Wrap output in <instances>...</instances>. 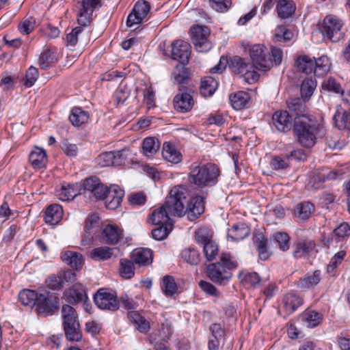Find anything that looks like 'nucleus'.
Returning <instances> with one entry per match:
<instances>
[{"label":"nucleus","instance_id":"nucleus-57","mask_svg":"<svg viewBox=\"0 0 350 350\" xmlns=\"http://www.w3.org/2000/svg\"><path fill=\"white\" fill-rule=\"evenodd\" d=\"M181 256L187 262L193 265H197L201 258L199 251L192 247L183 250L181 252Z\"/></svg>","mask_w":350,"mask_h":350},{"label":"nucleus","instance_id":"nucleus-10","mask_svg":"<svg viewBox=\"0 0 350 350\" xmlns=\"http://www.w3.org/2000/svg\"><path fill=\"white\" fill-rule=\"evenodd\" d=\"M192 94L193 91L187 86H179L178 92L173 99L174 109L179 113L190 111L195 104Z\"/></svg>","mask_w":350,"mask_h":350},{"label":"nucleus","instance_id":"nucleus-19","mask_svg":"<svg viewBox=\"0 0 350 350\" xmlns=\"http://www.w3.org/2000/svg\"><path fill=\"white\" fill-rule=\"evenodd\" d=\"M204 212V201L201 196H196L190 198L189 203L187 204L185 212L187 219L193 221L196 220Z\"/></svg>","mask_w":350,"mask_h":350},{"label":"nucleus","instance_id":"nucleus-51","mask_svg":"<svg viewBox=\"0 0 350 350\" xmlns=\"http://www.w3.org/2000/svg\"><path fill=\"white\" fill-rule=\"evenodd\" d=\"M57 62V57L56 54L49 49L44 50L39 58V64L42 70H47L52 64Z\"/></svg>","mask_w":350,"mask_h":350},{"label":"nucleus","instance_id":"nucleus-63","mask_svg":"<svg viewBox=\"0 0 350 350\" xmlns=\"http://www.w3.org/2000/svg\"><path fill=\"white\" fill-rule=\"evenodd\" d=\"M208 329L211 333L209 338L223 340V342H225L226 329L220 323H214L211 324Z\"/></svg>","mask_w":350,"mask_h":350},{"label":"nucleus","instance_id":"nucleus-30","mask_svg":"<svg viewBox=\"0 0 350 350\" xmlns=\"http://www.w3.org/2000/svg\"><path fill=\"white\" fill-rule=\"evenodd\" d=\"M127 317L139 332L147 333L150 329L149 322L139 312L136 310L129 311Z\"/></svg>","mask_w":350,"mask_h":350},{"label":"nucleus","instance_id":"nucleus-2","mask_svg":"<svg viewBox=\"0 0 350 350\" xmlns=\"http://www.w3.org/2000/svg\"><path fill=\"white\" fill-rule=\"evenodd\" d=\"M238 262L230 253H222L219 260L206 266V275L215 284L225 286L232 277V271L238 267Z\"/></svg>","mask_w":350,"mask_h":350},{"label":"nucleus","instance_id":"nucleus-60","mask_svg":"<svg viewBox=\"0 0 350 350\" xmlns=\"http://www.w3.org/2000/svg\"><path fill=\"white\" fill-rule=\"evenodd\" d=\"M39 77V71L38 68L31 66L27 70L25 77L22 79L23 85L25 88L32 87Z\"/></svg>","mask_w":350,"mask_h":350},{"label":"nucleus","instance_id":"nucleus-21","mask_svg":"<svg viewBox=\"0 0 350 350\" xmlns=\"http://www.w3.org/2000/svg\"><path fill=\"white\" fill-rule=\"evenodd\" d=\"M321 271L317 269L313 272H308L295 282L297 288L302 291L314 288L321 280Z\"/></svg>","mask_w":350,"mask_h":350},{"label":"nucleus","instance_id":"nucleus-41","mask_svg":"<svg viewBox=\"0 0 350 350\" xmlns=\"http://www.w3.org/2000/svg\"><path fill=\"white\" fill-rule=\"evenodd\" d=\"M316 247V243L313 240L305 239L298 242L293 251V256L296 258L302 257L312 252Z\"/></svg>","mask_w":350,"mask_h":350},{"label":"nucleus","instance_id":"nucleus-33","mask_svg":"<svg viewBox=\"0 0 350 350\" xmlns=\"http://www.w3.org/2000/svg\"><path fill=\"white\" fill-rule=\"evenodd\" d=\"M232 107L236 110H241L247 107L250 100L249 93L244 91H239L231 94L229 96Z\"/></svg>","mask_w":350,"mask_h":350},{"label":"nucleus","instance_id":"nucleus-31","mask_svg":"<svg viewBox=\"0 0 350 350\" xmlns=\"http://www.w3.org/2000/svg\"><path fill=\"white\" fill-rule=\"evenodd\" d=\"M314 75L316 77H324L330 70L332 62L327 55H321L317 58L314 57Z\"/></svg>","mask_w":350,"mask_h":350},{"label":"nucleus","instance_id":"nucleus-32","mask_svg":"<svg viewBox=\"0 0 350 350\" xmlns=\"http://www.w3.org/2000/svg\"><path fill=\"white\" fill-rule=\"evenodd\" d=\"M187 64H178L172 73V77L174 80V83L180 85H185L190 77V70L185 67Z\"/></svg>","mask_w":350,"mask_h":350},{"label":"nucleus","instance_id":"nucleus-39","mask_svg":"<svg viewBox=\"0 0 350 350\" xmlns=\"http://www.w3.org/2000/svg\"><path fill=\"white\" fill-rule=\"evenodd\" d=\"M229 67L234 74L240 75L241 76L245 73L248 68H253L250 62L239 56H234L231 58Z\"/></svg>","mask_w":350,"mask_h":350},{"label":"nucleus","instance_id":"nucleus-40","mask_svg":"<svg viewBox=\"0 0 350 350\" xmlns=\"http://www.w3.org/2000/svg\"><path fill=\"white\" fill-rule=\"evenodd\" d=\"M239 278L241 282L248 288H256L261 282V278L256 272L241 271L239 273Z\"/></svg>","mask_w":350,"mask_h":350},{"label":"nucleus","instance_id":"nucleus-48","mask_svg":"<svg viewBox=\"0 0 350 350\" xmlns=\"http://www.w3.org/2000/svg\"><path fill=\"white\" fill-rule=\"evenodd\" d=\"M314 211V206L310 202H302L297 204L294 214L301 219H307Z\"/></svg>","mask_w":350,"mask_h":350},{"label":"nucleus","instance_id":"nucleus-46","mask_svg":"<svg viewBox=\"0 0 350 350\" xmlns=\"http://www.w3.org/2000/svg\"><path fill=\"white\" fill-rule=\"evenodd\" d=\"M38 295V291L23 289L18 294V299L25 306L36 307Z\"/></svg>","mask_w":350,"mask_h":350},{"label":"nucleus","instance_id":"nucleus-35","mask_svg":"<svg viewBox=\"0 0 350 350\" xmlns=\"http://www.w3.org/2000/svg\"><path fill=\"white\" fill-rule=\"evenodd\" d=\"M278 15L280 18L286 19L291 17L296 10V6L292 0H279L276 5Z\"/></svg>","mask_w":350,"mask_h":350},{"label":"nucleus","instance_id":"nucleus-42","mask_svg":"<svg viewBox=\"0 0 350 350\" xmlns=\"http://www.w3.org/2000/svg\"><path fill=\"white\" fill-rule=\"evenodd\" d=\"M321 88L323 92H331L340 96H343L345 93L340 83L332 77L323 80L321 83Z\"/></svg>","mask_w":350,"mask_h":350},{"label":"nucleus","instance_id":"nucleus-61","mask_svg":"<svg viewBox=\"0 0 350 350\" xmlns=\"http://www.w3.org/2000/svg\"><path fill=\"white\" fill-rule=\"evenodd\" d=\"M333 233L336 243L342 241L350 235V226L343 222L334 230Z\"/></svg>","mask_w":350,"mask_h":350},{"label":"nucleus","instance_id":"nucleus-54","mask_svg":"<svg viewBox=\"0 0 350 350\" xmlns=\"http://www.w3.org/2000/svg\"><path fill=\"white\" fill-rule=\"evenodd\" d=\"M346 254L347 253L345 250H340L334 254L327 266V272L328 274L331 276H335L336 275L337 268L342 262Z\"/></svg>","mask_w":350,"mask_h":350},{"label":"nucleus","instance_id":"nucleus-47","mask_svg":"<svg viewBox=\"0 0 350 350\" xmlns=\"http://www.w3.org/2000/svg\"><path fill=\"white\" fill-rule=\"evenodd\" d=\"M66 338L72 342H79L81 340L83 334L80 323L67 325L62 326Z\"/></svg>","mask_w":350,"mask_h":350},{"label":"nucleus","instance_id":"nucleus-23","mask_svg":"<svg viewBox=\"0 0 350 350\" xmlns=\"http://www.w3.org/2000/svg\"><path fill=\"white\" fill-rule=\"evenodd\" d=\"M61 260L76 271L81 269L84 263L83 255L77 252L66 250L62 252Z\"/></svg>","mask_w":350,"mask_h":350},{"label":"nucleus","instance_id":"nucleus-27","mask_svg":"<svg viewBox=\"0 0 350 350\" xmlns=\"http://www.w3.org/2000/svg\"><path fill=\"white\" fill-rule=\"evenodd\" d=\"M304 98H291L286 100V105L288 112L291 115H294L295 117H299L302 116H309L306 113V100Z\"/></svg>","mask_w":350,"mask_h":350},{"label":"nucleus","instance_id":"nucleus-5","mask_svg":"<svg viewBox=\"0 0 350 350\" xmlns=\"http://www.w3.org/2000/svg\"><path fill=\"white\" fill-rule=\"evenodd\" d=\"M190 198V192L187 188L183 185H177L170 189L164 204L169 209L172 216L181 217L184 215Z\"/></svg>","mask_w":350,"mask_h":350},{"label":"nucleus","instance_id":"nucleus-14","mask_svg":"<svg viewBox=\"0 0 350 350\" xmlns=\"http://www.w3.org/2000/svg\"><path fill=\"white\" fill-rule=\"evenodd\" d=\"M62 299H65L69 305H76L80 302L85 304L88 297L85 286L81 284L76 283L64 291Z\"/></svg>","mask_w":350,"mask_h":350},{"label":"nucleus","instance_id":"nucleus-50","mask_svg":"<svg viewBox=\"0 0 350 350\" xmlns=\"http://www.w3.org/2000/svg\"><path fill=\"white\" fill-rule=\"evenodd\" d=\"M113 254V249L101 246L96 247L91 251L90 257L95 260L104 261L110 259Z\"/></svg>","mask_w":350,"mask_h":350},{"label":"nucleus","instance_id":"nucleus-58","mask_svg":"<svg viewBox=\"0 0 350 350\" xmlns=\"http://www.w3.org/2000/svg\"><path fill=\"white\" fill-rule=\"evenodd\" d=\"M294 34L293 31L284 25H278L274 32L273 40L276 42H287L292 40Z\"/></svg>","mask_w":350,"mask_h":350},{"label":"nucleus","instance_id":"nucleus-56","mask_svg":"<svg viewBox=\"0 0 350 350\" xmlns=\"http://www.w3.org/2000/svg\"><path fill=\"white\" fill-rule=\"evenodd\" d=\"M302 319L306 322L308 327H315L321 322L323 315L319 312L306 310L302 314Z\"/></svg>","mask_w":350,"mask_h":350},{"label":"nucleus","instance_id":"nucleus-18","mask_svg":"<svg viewBox=\"0 0 350 350\" xmlns=\"http://www.w3.org/2000/svg\"><path fill=\"white\" fill-rule=\"evenodd\" d=\"M172 57L178 64H188L191 55V45L183 40H176L172 43Z\"/></svg>","mask_w":350,"mask_h":350},{"label":"nucleus","instance_id":"nucleus-8","mask_svg":"<svg viewBox=\"0 0 350 350\" xmlns=\"http://www.w3.org/2000/svg\"><path fill=\"white\" fill-rule=\"evenodd\" d=\"M343 21L338 16L329 14L326 16L323 22L319 25V31L322 33L323 39L332 42H338L342 37V27Z\"/></svg>","mask_w":350,"mask_h":350},{"label":"nucleus","instance_id":"nucleus-17","mask_svg":"<svg viewBox=\"0 0 350 350\" xmlns=\"http://www.w3.org/2000/svg\"><path fill=\"white\" fill-rule=\"evenodd\" d=\"M124 196V190L120 186H110L103 198L106 208L110 210L116 209L120 206Z\"/></svg>","mask_w":350,"mask_h":350},{"label":"nucleus","instance_id":"nucleus-44","mask_svg":"<svg viewBox=\"0 0 350 350\" xmlns=\"http://www.w3.org/2000/svg\"><path fill=\"white\" fill-rule=\"evenodd\" d=\"M88 113L83 110L81 107H75L72 108L69 116V120L75 126H80L81 125L88 122Z\"/></svg>","mask_w":350,"mask_h":350},{"label":"nucleus","instance_id":"nucleus-64","mask_svg":"<svg viewBox=\"0 0 350 350\" xmlns=\"http://www.w3.org/2000/svg\"><path fill=\"white\" fill-rule=\"evenodd\" d=\"M36 25V19L32 16H29L19 23L18 29L21 33L28 35L35 29Z\"/></svg>","mask_w":350,"mask_h":350},{"label":"nucleus","instance_id":"nucleus-55","mask_svg":"<svg viewBox=\"0 0 350 350\" xmlns=\"http://www.w3.org/2000/svg\"><path fill=\"white\" fill-rule=\"evenodd\" d=\"M317 87V81L312 77L306 78L301 85V96L304 99H309Z\"/></svg>","mask_w":350,"mask_h":350},{"label":"nucleus","instance_id":"nucleus-49","mask_svg":"<svg viewBox=\"0 0 350 350\" xmlns=\"http://www.w3.org/2000/svg\"><path fill=\"white\" fill-rule=\"evenodd\" d=\"M296 153V151H292L290 154L275 156L272 159L271 165L274 170H285L289 167V158L295 157Z\"/></svg>","mask_w":350,"mask_h":350},{"label":"nucleus","instance_id":"nucleus-16","mask_svg":"<svg viewBox=\"0 0 350 350\" xmlns=\"http://www.w3.org/2000/svg\"><path fill=\"white\" fill-rule=\"evenodd\" d=\"M108 188L100 182L99 178L95 176L87 178L83 182L84 191H88L96 200H103Z\"/></svg>","mask_w":350,"mask_h":350},{"label":"nucleus","instance_id":"nucleus-53","mask_svg":"<svg viewBox=\"0 0 350 350\" xmlns=\"http://www.w3.org/2000/svg\"><path fill=\"white\" fill-rule=\"evenodd\" d=\"M135 262L133 259L122 258L120 260V274L126 279H131L135 275Z\"/></svg>","mask_w":350,"mask_h":350},{"label":"nucleus","instance_id":"nucleus-7","mask_svg":"<svg viewBox=\"0 0 350 350\" xmlns=\"http://www.w3.org/2000/svg\"><path fill=\"white\" fill-rule=\"evenodd\" d=\"M195 240L203 249L204 256L207 261H213L219 254V245L213 239V232L208 228L203 227L195 232Z\"/></svg>","mask_w":350,"mask_h":350},{"label":"nucleus","instance_id":"nucleus-38","mask_svg":"<svg viewBox=\"0 0 350 350\" xmlns=\"http://www.w3.org/2000/svg\"><path fill=\"white\" fill-rule=\"evenodd\" d=\"M62 326L79 323L76 310L69 304L62 307Z\"/></svg>","mask_w":350,"mask_h":350},{"label":"nucleus","instance_id":"nucleus-26","mask_svg":"<svg viewBox=\"0 0 350 350\" xmlns=\"http://www.w3.org/2000/svg\"><path fill=\"white\" fill-rule=\"evenodd\" d=\"M131 258L139 266H148L152 262V251L148 248H137L131 253Z\"/></svg>","mask_w":350,"mask_h":350},{"label":"nucleus","instance_id":"nucleus-24","mask_svg":"<svg viewBox=\"0 0 350 350\" xmlns=\"http://www.w3.org/2000/svg\"><path fill=\"white\" fill-rule=\"evenodd\" d=\"M64 215L63 208L58 204H52L44 211V221L47 224L55 226L62 220Z\"/></svg>","mask_w":350,"mask_h":350},{"label":"nucleus","instance_id":"nucleus-13","mask_svg":"<svg viewBox=\"0 0 350 350\" xmlns=\"http://www.w3.org/2000/svg\"><path fill=\"white\" fill-rule=\"evenodd\" d=\"M123 230L117 225H105L100 234L99 241L103 244L116 245L123 239Z\"/></svg>","mask_w":350,"mask_h":350},{"label":"nucleus","instance_id":"nucleus-15","mask_svg":"<svg viewBox=\"0 0 350 350\" xmlns=\"http://www.w3.org/2000/svg\"><path fill=\"white\" fill-rule=\"evenodd\" d=\"M332 120L334 126L347 133V137L350 138V109H344L341 105H338Z\"/></svg>","mask_w":350,"mask_h":350},{"label":"nucleus","instance_id":"nucleus-52","mask_svg":"<svg viewBox=\"0 0 350 350\" xmlns=\"http://www.w3.org/2000/svg\"><path fill=\"white\" fill-rule=\"evenodd\" d=\"M160 143L157 139L153 137H146L142 142L143 153L147 156H152L159 149Z\"/></svg>","mask_w":350,"mask_h":350},{"label":"nucleus","instance_id":"nucleus-6","mask_svg":"<svg viewBox=\"0 0 350 350\" xmlns=\"http://www.w3.org/2000/svg\"><path fill=\"white\" fill-rule=\"evenodd\" d=\"M59 308V299L56 293L50 292L45 288L38 289L36 307L38 314L43 317L51 316L57 312Z\"/></svg>","mask_w":350,"mask_h":350},{"label":"nucleus","instance_id":"nucleus-37","mask_svg":"<svg viewBox=\"0 0 350 350\" xmlns=\"http://www.w3.org/2000/svg\"><path fill=\"white\" fill-rule=\"evenodd\" d=\"M162 156L163 159L173 163H178L181 161L182 154L170 143L165 142L163 145Z\"/></svg>","mask_w":350,"mask_h":350},{"label":"nucleus","instance_id":"nucleus-11","mask_svg":"<svg viewBox=\"0 0 350 350\" xmlns=\"http://www.w3.org/2000/svg\"><path fill=\"white\" fill-rule=\"evenodd\" d=\"M191 41L198 52H206L211 49V42L208 39L210 32L207 27L195 25L191 27Z\"/></svg>","mask_w":350,"mask_h":350},{"label":"nucleus","instance_id":"nucleus-62","mask_svg":"<svg viewBox=\"0 0 350 350\" xmlns=\"http://www.w3.org/2000/svg\"><path fill=\"white\" fill-rule=\"evenodd\" d=\"M130 92L126 85H120L113 94V100L116 105H123L129 97Z\"/></svg>","mask_w":350,"mask_h":350},{"label":"nucleus","instance_id":"nucleus-29","mask_svg":"<svg viewBox=\"0 0 350 350\" xmlns=\"http://www.w3.org/2000/svg\"><path fill=\"white\" fill-rule=\"evenodd\" d=\"M29 161L34 169H41L46 166L47 154L45 150L36 146L29 155Z\"/></svg>","mask_w":350,"mask_h":350},{"label":"nucleus","instance_id":"nucleus-25","mask_svg":"<svg viewBox=\"0 0 350 350\" xmlns=\"http://www.w3.org/2000/svg\"><path fill=\"white\" fill-rule=\"evenodd\" d=\"M314 57H310L308 55H299L295 59V68L299 72L304 73L306 75H310L314 73Z\"/></svg>","mask_w":350,"mask_h":350},{"label":"nucleus","instance_id":"nucleus-3","mask_svg":"<svg viewBox=\"0 0 350 350\" xmlns=\"http://www.w3.org/2000/svg\"><path fill=\"white\" fill-rule=\"evenodd\" d=\"M250 55L253 67L258 70L267 71L273 65L279 66L282 63L283 51L273 46H271L268 51L265 45L258 44L250 48Z\"/></svg>","mask_w":350,"mask_h":350},{"label":"nucleus","instance_id":"nucleus-34","mask_svg":"<svg viewBox=\"0 0 350 350\" xmlns=\"http://www.w3.org/2000/svg\"><path fill=\"white\" fill-rule=\"evenodd\" d=\"M161 289L166 297H174L176 294H178V285L173 276L166 275L161 279L160 284Z\"/></svg>","mask_w":350,"mask_h":350},{"label":"nucleus","instance_id":"nucleus-12","mask_svg":"<svg viewBox=\"0 0 350 350\" xmlns=\"http://www.w3.org/2000/svg\"><path fill=\"white\" fill-rule=\"evenodd\" d=\"M150 10V5L148 1L142 0L136 2L127 17V27H132L142 23Z\"/></svg>","mask_w":350,"mask_h":350},{"label":"nucleus","instance_id":"nucleus-45","mask_svg":"<svg viewBox=\"0 0 350 350\" xmlns=\"http://www.w3.org/2000/svg\"><path fill=\"white\" fill-rule=\"evenodd\" d=\"M218 87L217 81L212 77H205L201 81L200 94L208 97L212 96Z\"/></svg>","mask_w":350,"mask_h":350},{"label":"nucleus","instance_id":"nucleus-28","mask_svg":"<svg viewBox=\"0 0 350 350\" xmlns=\"http://www.w3.org/2000/svg\"><path fill=\"white\" fill-rule=\"evenodd\" d=\"M250 234V228L243 222H239L234 224L231 228L228 229L227 237L233 241H239Z\"/></svg>","mask_w":350,"mask_h":350},{"label":"nucleus","instance_id":"nucleus-43","mask_svg":"<svg viewBox=\"0 0 350 350\" xmlns=\"http://www.w3.org/2000/svg\"><path fill=\"white\" fill-rule=\"evenodd\" d=\"M80 192L75 185L70 183L62 184L61 189L58 191L59 198L62 201L73 200Z\"/></svg>","mask_w":350,"mask_h":350},{"label":"nucleus","instance_id":"nucleus-1","mask_svg":"<svg viewBox=\"0 0 350 350\" xmlns=\"http://www.w3.org/2000/svg\"><path fill=\"white\" fill-rule=\"evenodd\" d=\"M293 131L297 142L306 148H312L325 135L323 126L313 115L295 117Z\"/></svg>","mask_w":350,"mask_h":350},{"label":"nucleus","instance_id":"nucleus-4","mask_svg":"<svg viewBox=\"0 0 350 350\" xmlns=\"http://www.w3.org/2000/svg\"><path fill=\"white\" fill-rule=\"evenodd\" d=\"M219 174V167L213 163L193 164L189 174V181L198 187H211L217 184Z\"/></svg>","mask_w":350,"mask_h":350},{"label":"nucleus","instance_id":"nucleus-20","mask_svg":"<svg viewBox=\"0 0 350 350\" xmlns=\"http://www.w3.org/2000/svg\"><path fill=\"white\" fill-rule=\"evenodd\" d=\"M293 117L286 110L275 111L272 116V124L279 132L286 133L292 128Z\"/></svg>","mask_w":350,"mask_h":350},{"label":"nucleus","instance_id":"nucleus-9","mask_svg":"<svg viewBox=\"0 0 350 350\" xmlns=\"http://www.w3.org/2000/svg\"><path fill=\"white\" fill-rule=\"evenodd\" d=\"M94 301L99 309L103 310L115 312L120 308L116 293L109 288L98 289L94 295Z\"/></svg>","mask_w":350,"mask_h":350},{"label":"nucleus","instance_id":"nucleus-22","mask_svg":"<svg viewBox=\"0 0 350 350\" xmlns=\"http://www.w3.org/2000/svg\"><path fill=\"white\" fill-rule=\"evenodd\" d=\"M171 213L169 209L163 204L159 208L154 209L149 215L148 221L153 225L173 224L170 219Z\"/></svg>","mask_w":350,"mask_h":350},{"label":"nucleus","instance_id":"nucleus-36","mask_svg":"<svg viewBox=\"0 0 350 350\" xmlns=\"http://www.w3.org/2000/svg\"><path fill=\"white\" fill-rule=\"evenodd\" d=\"M283 303L286 312L292 314L303 304V298L295 293H288L284 295Z\"/></svg>","mask_w":350,"mask_h":350},{"label":"nucleus","instance_id":"nucleus-59","mask_svg":"<svg viewBox=\"0 0 350 350\" xmlns=\"http://www.w3.org/2000/svg\"><path fill=\"white\" fill-rule=\"evenodd\" d=\"M158 226L152 230V237L157 241L165 239L172 230L173 224L157 225Z\"/></svg>","mask_w":350,"mask_h":350}]
</instances>
